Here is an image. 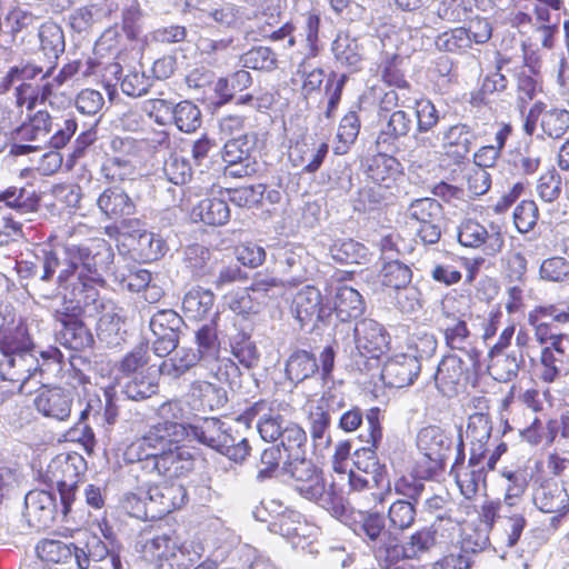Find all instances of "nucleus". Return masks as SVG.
I'll list each match as a JSON object with an SVG mask.
<instances>
[{
  "label": "nucleus",
  "instance_id": "cd10ccee",
  "mask_svg": "<svg viewBox=\"0 0 569 569\" xmlns=\"http://www.w3.org/2000/svg\"><path fill=\"white\" fill-rule=\"evenodd\" d=\"M97 206L106 217L113 220L136 212L134 201L119 187L103 190L97 199Z\"/></svg>",
  "mask_w": 569,
  "mask_h": 569
},
{
  "label": "nucleus",
  "instance_id": "680f3d73",
  "mask_svg": "<svg viewBox=\"0 0 569 569\" xmlns=\"http://www.w3.org/2000/svg\"><path fill=\"white\" fill-rule=\"evenodd\" d=\"M333 54L341 64L356 68L362 58V52L356 39L338 36L332 43Z\"/></svg>",
  "mask_w": 569,
  "mask_h": 569
},
{
  "label": "nucleus",
  "instance_id": "412c9836",
  "mask_svg": "<svg viewBox=\"0 0 569 569\" xmlns=\"http://www.w3.org/2000/svg\"><path fill=\"white\" fill-rule=\"evenodd\" d=\"M366 173L379 188L391 190L402 179L403 168L395 157L379 152L368 160Z\"/></svg>",
  "mask_w": 569,
  "mask_h": 569
},
{
  "label": "nucleus",
  "instance_id": "bb28decb",
  "mask_svg": "<svg viewBox=\"0 0 569 569\" xmlns=\"http://www.w3.org/2000/svg\"><path fill=\"white\" fill-rule=\"evenodd\" d=\"M253 146V139L248 134H239L237 137L229 138L226 141L222 151V159L228 163L229 173L231 176L242 177L249 173L247 166H241L240 168L236 167L241 164L243 161L249 160Z\"/></svg>",
  "mask_w": 569,
  "mask_h": 569
},
{
  "label": "nucleus",
  "instance_id": "a211bd4d",
  "mask_svg": "<svg viewBox=\"0 0 569 569\" xmlns=\"http://www.w3.org/2000/svg\"><path fill=\"white\" fill-rule=\"evenodd\" d=\"M420 371L421 365L416 356L401 353L383 365L381 379L388 387L403 388L412 385Z\"/></svg>",
  "mask_w": 569,
  "mask_h": 569
},
{
  "label": "nucleus",
  "instance_id": "72a5a7b5",
  "mask_svg": "<svg viewBox=\"0 0 569 569\" xmlns=\"http://www.w3.org/2000/svg\"><path fill=\"white\" fill-rule=\"evenodd\" d=\"M197 363L201 365L198 353L190 348H179L163 360L159 366V371L163 376L178 379L193 368Z\"/></svg>",
  "mask_w": 569,
  "mask_h": 569
},
{
  "label": "nucleus",
  "instance_id": "9b49d317",
  "mask_svg": "<svg viewBox=\"0 0 569 569\" xmlns=\"http://www.w3.org/2000/svg\"><path fill=\"white\" fill-rule=\"evenodd\" d=\"M457 236L461 246L481 249L488 257L498 254L505 244V238L498 227L491 226L488 230L473 219L462 220L458 226Z\"/></svg>",
  "mask_w": 569,
  "mask_h": 569
},
{
  "label": "nucleus",
  "instance_id": "4be33fe9",
  "mask_svg": "<svg viewBox=\"0 0 569 569\" xmlns=\"http://www.w3.org/2000/svg\"><path fill=\"white\" fill-rule=\"evenodd\" d=\"M468 368L463 360L456 355L442 358L435 373L438 390L447 397L457 395L459 387L466 380Z\"/></svg>",
  "mask_w": 569,
  "mask_h": 569
},
{
  "label": "nucleus",
  "instance_id": "393cba45",
  "mask_svg": "<svg viewBox=\"0 0 569 569\" xmlns=\"http://www.w3.org/2000/svg\"><path fill=\"white\" fill-rule=\"evenodd\" d=\"M152 462L158 473L167 478H179L193 468L190 453L176 443L162 451Z\"/></svg>",
  "mask_w": 569,
  "mask_h": 569
},
{
  "label": "nucleus",
  "instance_id": "b1692460",
  "mask_svg": "<svg viewBox=\"0 0 569 569\" xmlns=\"http://www.w3.org/2000/svg\"><path fill=\"white\" fill-rule=\"evenodd\" d=\"M39 49L50 62V67L42 74V79L48 78L56 68V62L64 52V33L59 24L52 21H46L39 27L38 31Z\"/></svg>",
  "mask_w": 569,
  "mask_h": 569
},
{
  "label": "nucleus",
  "instance_id": "f03ea898",
  "mask_svg": "<svg viewBox=\"0 0 569 569\" xmlns=\"http://www.w3.org/2000/svg\"><path fill=\"white\" fill-rule=\"evenodd\" d=\"M492 422L483 412H476L468 418L465 440L469 447L468 465L456 463L453 471L461 493L471 499L485 486V459L489 453Z\"/></svg>",
  "mask_w": 569,
  "mask_h": 569
},
{
  "label": "nucleus",
  "instance_id": "774afa93",
  "mask_svg": "<svg viewBox=\"0 0 569 569\" xmlns=\"http://www.w3.org/2000/svg\"><path fill=\"white\" fill-rule=\"evenodd\" d=\"M51 129V118L47 111H38L28 123L19 129L21 139L28 141H43Z\"/></svg>",
  "mask_w": 569,
  "mask_h": 569
},
{
  "label": "nucleus",
  "instance_id": "37998d69",
  "mask_svg": "<svg viewBox=\"0 0 569 569\" xmlns=\"http://www.w3.org/2000/svg\"><path fill=\"white\" fill-rule=\"evenodd\" d=\"M410 128L411 119L409 116L402 110L393 111L378 134L376 143L380 148L391 146L400 137L407 136Z\"/></svg>",
  "mask_w": 569,
  "mask_h": 569
},
{
  "label": "nucleus",
  "instance_id": "4c0bfd02",
  "mask_svg": "<svg viewBox=\"0 0 569 569\" xmlns=\"http://www.w3.org/2000/svg\"><path fill=\"white\" fill-rule=\"evenodd\" d=\"M359 536H365L380 549L387 552V547L393 543L389 542V531L386 530L385 518L378 512H367L362 516L358 529Z\"/></svg>",
  "mask_w": 569,
  "mask_h": 569
},
{
  "label": "nucleus",
  "instance_id": "2f4dec72",
  "mask_svg": "<svg viewBox=\"0 0 569 569\" xmlns=\"http://www.w3.org/2000/svg\"><path fill=\"white\" fill-rule=\"evenodd\" d=\"M191 217L209 226H222L229 221L230 209L222 199L206 198L192 208Z\"/></svg>",
  "mask_w": 569,
  "mask_h": 569
},
{
  "label": "nucleus",
  "instance_id": "bf43d9fd",
  "mask_svg": "<svg viewBox=\"0 0 569 569\" xmlns=\"http://www.w3.org/2000/svg\"><path fill=\"white\" fill-rule=\"evenodd\" d=\"M92 561L101 562L98 569H121L120 557L114 551L109 550L107 545L97 536H91L86 542Z\"/></svg>",
  "mask_w": 569,
  "mask_h": 569
},
{
  "label": "nucleus",
  "instance_id": "864d4df0",
  "mask_svg": "<svg viewBox=\"0 0 569 569\" xmlns=\"http://www.w3.org/2000/svg\"><path fill=\"white\" fill-rule=\"evenodd\" d=\"M569 129V111L561 108L542 109L541 130L552 139L561 138Z\"/></svg>",
  "mask_w": 569,
  "mask_h": 569
},
{
  "label": "nucleus",
  "instance_id": "6e6552de",
  "mask_svg": "<svg viewBox=\"0 0 569 569\" xmlns=\"http://www.w3.org/2000/svg\"><path fill=\"white\" fill-rule=\"evenodd\" d=\"M198 343V357L201 368L207 370V376L218 381H228L239 371L238 366L230 358H220V342L217 330L212 325L202 326L196 333Z\"/></svg>",
  "mask_w": 569,
  "mask_h": 569
},
{
  "label": "nucleus",
  "instance_id": "a878e982",
  "mask_svg": "<svg viewBox=\"0 0 569 569\" xmlns=\"http://www.w3.org/2000/svg\"><path fill=\"white\" fill-rule=\"evenodd\" d=\"M71 403L70 395L61 388L43 390L34 400L39 412L59 421H63L70 416Z\"/></svg>",
  "mask_w": 569,
  "mask_h": 569
},
{
  "label": "nucleus",
  "instance_id": "f8f14e48",
  "mask_svg": "<svg viewBox=\"0 0 569 569\" xmlns=\"http://www.w3.org/2000/svg\"><path fill=\"white\" fill-rule=\"evenodd\" d=\"M353 340L356 349L353 357L378 359L389 347L387 330L372 319H363L356 323Z\"/></svg>",
  "mask_w": 569,
  "mask_h": 569
},
{
  "label": "nucleus",
  "instance_id": "a18cd8bd",
  "mask_svg": "<svg viewBox=\"0 0 569 569\" xmlns=\"http://www.w3.org/2000/svg\"><path fill=\"white\" fill-rule=\"evenodd\" d=\"M213 302L214 296L209 289L197 287L186 293L182 308L187 317L199 320L209 313Z\"/></svg>",
  "mask_w": 569,
  "mask_h": 569
},
{
  "label": "nucleus",
  "instance_id": "13d9d810",
  "mask_svg": "<svg viewBox=\"0 0 569 569\" xmlns=\"http://www.w3.org/2000/svg\"><path fill=\"white\" fill-rule=\"evenodd\" d=\"M224 302L232 312L239 316L256 315L262 308L249 288L229 292L224 296Z\"/></svg>",
  "mask_w": 569,
  "mask_h": 569
},
{
  "label": "nucleus",
  "instance_id": "3c124183",
  "mask_svg": "<svg viewBox=\"0 0 569 569\" xmlns=\"http://www.w3.org/2000/svg\"><path fill=\"white\" fill-rule=\"evenodd\" d=\"M171 121L180 131L191 133L201 126V111L191 101H181L174 104Z\"/></svg>",
  "mask_w": 569,
  "mask_h": 569
},
{
  "label": "nucleus",
  "instance_id": "c756f323",
  "mask_svg": "<svg viewBox=\"0 0 569 569\" xmlns=\"http://www.w3.org/2000/svg\"><path fill=\"white\" fill-rule=\"evenodd\" d=\"M80 67L81 63L79 61L69 62L62 67L54 78L46 81L41 86V101H48L50 104H54V99H57L58 96H61L63 100L70 102L71 94L62 89L71 84L73 77L80 70Z\"/></svg>",
  "mask_w": 569,
  "mask_h": 569
},
{
  "label": "nucleus",
  "instance_id": "0eeeda50",
  "mask_svg": "<svg viewBox=\"0 0 569 569\" xmlns=\"http://www.w3.org/2000/svg\"><path fill=\"white\" fill-rule=\"evenodd\" d=\"M442 217L441 203L428 197L412 200L405 211L407 223L416 229L417 236L427 244L440 240Z\"/></svg>",
  "mask_w": 569,
  "mask_h": 569
},
{
  "label": "nucleus",
  "instance_id": "5701e85b",
  "mask_svg": "<svg viewBox=\"0 0 569 569\" xmlns=\"http://www.w3.org/2000/svg\"><path fill=\"white\" fill-rule=\"evenodd\" d=\"M24 505L30 521H34L38 528L49 527L58 513L54 495L46 490L29 491L26 495Z\"/></svg>",
  "mask_w": 569,
  "mask_h": 569
},
{
  "label": "nucleus",
  "instance_id": "ddd939ff",
  "mask_svg": "<svg viewBox=\"0 0 569 569\" xmlns=\"http://www.w3.org/2000/svg\"><path fill=\"white\" fill-rule=\"evenodd\" d=\"M418 448L426 455V462L430 465L427 471L421 472L425 477H433L442 469L445 458L449 452L452 440L437 426H428L420 430L417 439Z\"/></svg>",
  "mask_w": 569,
  "mask_h": 569
},
{
  "label": "nucleus",
  "instance_id": "4468645a",
  "mask_svg": "<svg viewBox=\"0 0 569 569\" xmlns=\"http://www.w3.org/2000/svg\"><path fill=\"white\" fill-rule=\"evenodd\" d=\"M180 436L169 432L166 427L157 423L141 438L128 448L130 459L154 460L162 451L178 442Z\"/></svg>",
  "mask_w": 569,
  "mask_h": 569
},
{
  "label": "nucleus",
  "instance_id": "473e14b6",
  "mask_svg": "<svg viewBox=\"0 0 569 569\" xmlns=\"http://www.w3.org/2000/svg\"><path fill=\"white\" fill-rule=\"evenodd\" d=\"M319 370L316 357L307 350L293 351L286 361V376L292 382H302Z\"/></svg>",
  "mask_w": 569,
  "mask_h": 569
},
{
  "label": "nucleus",
  "instance_id": "58836bf2",
  "mask_svg": "<svg viewBox=\"0 0 569 569\" xmlns=\"http://www.w3.org/2000/svg\"><path fill=\"white\" fill-rule=\"evenodd\" d=\"M231 355L239 361L241 366L251 369L258 366L260 353L251 337L240 331L229 338Z\"/></svg>",
  "mask_w": 569,
  "mask_h": 569
},
{
  "label": "nucleus",
  "instance_id": "aec40b11",
  "mask_svg": "<svg viewBox=\"0 0 569 569\" xmlns=\"http://www.w3.org/2000/svg\"><path fill=\"white\" fill-rule=\"evenodd\" d=\"M435 526L436 523L416 531L402 545L393 543L387 547V558L390 561H398L399 559H420L436 545L437 530Z\"/></svg>",
  "mask_w": 569,
  "mask_h": 569
},
{
  "label": "nucleus",
  "instance_id": "ea45409f",
  "mask_svg": "<svg viewBox=\"0 0 569 569\" xmlns=\"http://www.w3.org/2000/svg\"><path fill=\"white\" fill-rule=\"evenodd\" d=\"M490 361L488 371L490 376L500 382H507L517 377L520 365L523 362L522 355H508L505 352L489 353Z\"/></svg>",
  "mask_w": 569,
  "mask_h": 569
},
{
  "label": "nucleus",
  "instance_id": "c85d7f7f",
  "mask_svg": "<svg viewBox=\"0 0 569 569\" xmlns=\"http://www.w3.org/2000/svg\"><path fill=\"white\" fill-rule=\"evenodd\" d=\"M190 428L194 439L217 451L228 447L230 442L229 428L218 418H206Z\"/></svg>",
  "mask_w": 569,
  "mask_h": 569
},
{
  "label": "nucleus",
  "instance_id": "e2e57ef3",
  "mask_svg": "<svg viewBox=\"0 0 569 569\" xmlns=\"http://www.w3.org/2000/svg\"><path fill=\"white\" fill-rule=\"evenodd\" d=\"M435 44L438 50L451 53H461L471 47L469 32L465 28H455L440 33Z\"/></svg>",
  "mask_w": 569,
  "mask_h": 569
},
{
  "label": "nucleus",
  "instance_id": "39448f33",
  "mask_svg": "<svg viewBox=\"0 0 569 569\" xmlns=\"http://www.w3.org/2000/svg\"><path fill=\"white\" fill-rule=\"evenodd\" d=\"M141 553L154 569H189L200 558L197 553L192 555L171 530L147 538L142 543Z\"/></svg>",
  "mask_w": 569,
  "mask_h": 569
},
{
  "label": "nucleus",
  "instance_id": "09e8293b",
  "mask_svg": "<svg viewBox=\"0 0 569 569\" xmlns=\"http://www.w3.org/2000/svg\"><path fill=\"white\" fill-rule=\"evenodd\" d=\"M281 450L287 453V459L306 455L307 435L297 423L289 421L280 435Z\"/></svg>",
  "mask_w": 569,
  "mask_h": 569
},
{
  "label": "nucleus",
  "instance_id": "de8ad7c7",
  "mask_svg": "<svg viewBox=\"0 0 569 569\" xmlns=\"http://www.w3.org/2000/svg\"><path fill=\"white\" fill-rule=\"evenodd\" d=\"M136 239L134 250L138 257L146 262L156 261L161 258L166 252L164 240L149 231H137V236H132Z\"/></svg>",
  "mask_w": 569,
  "mask_h": 569
},
{
  "label": "nucleus",
  "instance_id": "e433bc0d",
  "mask_svg": "<svg viewBox=\"0 0 569 569\" xmlns=\"http://www.w3.org/2000/svg\"><path fill=\"white\" fill-rule=\"evenodd\" d=\"M42 72V68L29 63L14 66L10 68V70L3 77L1 82V90L8 91L13 84L20 83L17 87L18 103L22 104L24 103L27 91L30 89V86L27 84L26 81L36 78Z\"/></svg>",
  "mask_w": 569,
  "mask_h": 569
},
{
  "label": "nucleus",
  "instance_id": "423d86ee",
  "mask_svg": "<svg viewBox=\"0 0 569 569\" xmlns=\"http://www.w3.org/2000/svg\"><path fill=\"white\" fill-rule=\"evenodd\" d=\"M460 301L453 296H446L440 301V312L437 318L439 329L445 337L446 346L452 350L466 351L470 359L477 361V351L469 350L470 330L466 321V313L459 308Z\"/></svg>",
  "mask_w": 569,
  "mask_h": 569
},
{
  "label": "nucleus",
  "instance_id": "dca6fc26",
  "mask_svg": "<svg viewBox=\"0 0 569 569\" xmlns=\"http://www.w3.org/2000/svg\"><path fill=\"white\" fill-rule=\"evenodd\" d=\"M149 509L154 516H164L181 508L187 500V490L179 482L163 481L152 485L146 491Z\"/></svg>",
  "mask_w": 569,
  "mask_h": 569
},
{
  "label": "nucleus",
  "instance_id": "7c9ffc66",
  "mask_svg": "<svg viewBox=\"0 0 569 569\" xmlns=\"http://www.w3.org/2000/svg\"><path fill=\"white\" fill-rule=\"evenodd\" d=\"M333 310L341 321L360 317L365 311L361 295L352 287L341 284L336 288Z\"/></svg>",
  "mask_w": 569,
  "mask_h": 569
},
{
  "label": "nucleus",
  "instance_id": "0e129e2a",
  "mask_svg": "<svg viewBox=\"0 0 569 569\" xmlns=\"http://www.w3.org/2000/svg\"><path fill=\"white\" fill-rule=\"evenodd\" d=\"M360 120L356 112H348L340 121L337 139L339 144L335 147L337 154H345L359 134Z\"/></svg>",
  "mask_w": 569,
  "mask_h": 569
},
{
  "label": "nucleus",
  "instance_id": "79ce46f5",
  "mask_svg": "<svg viewBox=\"0 0 569 569\" xmlns=\"http://www.w3.org/2000/svg\"><path fill=\"white\" fill-rule=\"evenodd\" d=\"M310 435L316 449H327L331 443L329 433L330 413L320 403L311 408L309 412Z\"/></svg>",
  "mask_w": 569,
  "mask_h": 569
},
{
  "label": "nucleus",
  "instance_id": "8fccbe9b",
  "mask_svg": "<svg viewBox=\"0 0 569 569\" xmlns=\"http://www.w3.org/2000/svg\"><path fill=\"white\" fill-rule=\"evenodd\" d=\"M284 280L278 279L270 274L258 273L253 278L250 291L254 295V299L263 307L272 298L280 296L283 292Z\"/></svg>",
  "mask_w": 569,
  "mask_h": 569
},
{
  "label": "nucleus",
  "instance_id": "c9c22d12",
  "mask_svg": "<svg viewBox=\"0 0 569 569\" xmlns=\"http://www.w3.org/2000/svg\"><path fill=\"white\" fill-rule=\"evenodd\" d=\"M190 396L200 402L203 409L216 410L227 402V392L222 387L206 380H196L190 385Z\"/></svg>",
  "mask_w": 569,
  "mask_h": 569
},
{
  "label": "nucleus",
  "instance_id": "69168bd1",
  "mask_svg": "<svg viewBox=\"0 0 569 569\" xmlns=\"http://www.w3.org/2000/svg\"><path fill=\"white\" fill-rule=\"evenodd\" d=\"M380 278L383 286L392 288L396 291L410 284L412 272L408 266L395 260L383 266Z\"/></svg>",
  "mask_w": 569,
  "mask_h": 569
},
{
  "label": "nucleus",
  "instance_id": "338daca9",
  "mask_svg": "<svg viewBox=\"0 0 569 569\" xmlns=\"http://www.w3.org/2000/svg\"><path fill=\"white\" fill-rule=\"evenodd\" d=\"M242 66L253 70L272 71L277 68V54L268 47H254L242 54Z\"/></svg>",
  "mask_w": 569,
  "mask_h": 569
},
{
  "label": "nucleus",
  "instance_id": "7ed1b4c3",
  "mask_svg": "<svg viewBox=\"0 0 569 569\" xmlns=\"http://www.w3.org/2000/svg\"><path fill=\"white\" fill-rule=\"evenodd\" d=\"M33 343L24 328L8 330L0 336V376L22 393L29 381L41 376Z\"/></svg>",
  "mask_w": 569,
  "mask_h": 569
},
{
  "label": "nucleus",
  "instance_id": "4d7b16f0",
  "mask_svg": "<svg viewBox=\"0 0 569 569\" xmlns=\"http://www.w3.org/2000/svg\"><path fill=\"white\" fill-rule=\"evenodd\" d=\"M371 447L357 449L353 453V465L359 472L371 476V480L378 485L382 480L385 467L379 463L376 451Z\"/></svg>",
  "mask_w": 569,
  "mask_h": 569
},
{
  "label": "nucleus",
  "instance_id": "49530a36",
  "mask_svg": "<svg viewBox=\"0 0 569 569\" xmlns=\"http://www.w3.org/2000/svg\"><path fill=\"white\" fill-rule=\"evenodd\" d=\"M184 262L196 278H204L211 274L216 266V259H213L210 250L201 244L187 247Z\"/></svg>",
  "mask_w": 569,
  "mask_h": 569
},
{
  "label": "nucleus",
  "instance_id": "2eb2a0df",
  "mask_svg": "<svg viewBox=\"0 0 569 569\" xmlns=\"http://www.w3.org/2000/svg\"><path fill=\"white\" fill-rule=\"evenodd\" d=\"M532 502L543 513L565 516L569 511V480L562 483L553 479L541 481L532 491Z\"/></svg>",
  "mask_w": 569,
  "mask_h": 569
},
{
  "label": "nucleus",
  "instance_id": "6ab92c4d",
  "mask_svg": "<svg viewBox=\"0 0 569 569\" xmlns=\"http://www.w3.org/2000/svg\"><path fill=\"white\" fill-rule=\"evenodd\" d=\"M291 309L301 326L323 320L331 315V308L322 303L320 291L312 286H306L297 292Z\"/></svg>",
  "mask_w": 569,
  "mask_h": 569
},
{
  "label": "nucleus",
  "instance_id": "6e6d98bb",
  "mask_svg": "<svg viewBox=\"0 0 569 569\" xmlns=\"http://www.w3.org/2000/svg\"><path fill=\"white\" fill-rule=\"evenodd\" d=\"M181 317L171 309L159 310L150 319L149 327L154 337H179Z\"/></svg>",
  "mask_w": 569,
  "mask_h": 569
},
{
  "label": "nucleus",
  "instance_id": "f257e3e1",
  "mask_svg": "<svg viewBox=\"0 0 569 569\" xmlns=\"http://www.w3.org/2000/svg\"><path fill=\"white\" fill-rule=\"evenodd\" d=\"M36 261L18 262V273L21 278H39L49 281L59 270L57 282L59 287L71 290L76 300L93 299L96 287L103 282L102 273L97 263V257L86 247L76 244L63 248L44 246L36 254Z\"/></svg>",
  "mask_w": 569,
  "mask_h": 569
},
{
  "label": "nucleus",
  "instance_id": "f3484780",
  "mask_svg": "<svg viewBox=\"0 0 569 569\" xmlns=\"http://www.w3.org/2000/svg\"><path fill=\"white\" fill-rule=\"evenodd\" d=\"M443 154L453 163L462 162L477 141L475 130L466 123L449 126L440 132Z\"/></svg>",
  "mask_w": 569,
  "mask_h": 569
},
{
  "label": "nucleus",
  "instance_id": "20e7f679",
  "mask_svg": "<svg viewBox=\"0 0 569 569\" xmlns=\"http://www.w3.org/2000/svg\"><path fill=\"white\" fill-rule=\"evenodd\" d=\"M283 476L291 479L292 486L303 498L315 501L333 516L342 513V498L332 488H326L321 472L306 455L287 459Z\"/></svg>",
  "mask_w": 569,
  "mask_h": 569
},
{
  "label": "nucleus",
  "instance_id": "c03bdc74",
  "mask_svg": "<svg viewBox=\"0 0 569 569\" xmlns=\"http://www.w3.org/2000/svg\"><path fill=\"white\" fill-rule=\"evenodd\" d=\"M157 416L161 420L158 423L166 427L169 432L183 436L182 421L187 418L188 411L181 400L171 399L161 403L157 409Z\"/></svg>",
  "mask_w": 569,
  "mask_h": 569
},
{
  "label": "nucleus",
  "instance_id": "052dcab7",
  "mask_svg": "<svg viewBox=\"0 0 569 569\" xmlns=\"http://www.w3.org/2000/svg\"><path fill=\"white\" fill-rule=\"evenodd\" d=\"M302 249H284L279 257V268L287 277L286 283H298L305 278V267L302 262Z\"/></svg>",
  "mask_w": 569,
  "mask_h": 569
},
{
  "label": "nucleus",
  "instance_id": "1a4fd4ad",
  "mask_svg": "<svg viewBox=\"0 0 569 569\" xmlns=\"http://www.w3.org/2000/svg\"><path fill=\"white\" fill-rule=\"evenodd\" d=\"M96 295L98 292L96 291ZM93 299L83 301L76 300L70 293V298L66 301L67 306L63 309H54V318L61 325V329L58 332V339L60 343L71 350L80 351L89 348L93 343V337L90 330L74 317V311L80 310L82 305H88ZM83 299H86L83 297ZM64 300L67 297L64 296Z\"/></svg>",
  "mask_w": 569,
  "mask_h": 569
},
{
  "label": "nucleus",
  "instance_id": "603ef678",
  "mask_svg": "<svg viewBox=\"0 0 569 569\" xmlns=\"http://www.w3.org/2000/svg\"><path fill=\"white\" fill-rule=\"evenodd\" d=\"M416 516L415 502L396 500L388 509L389 529L399 531L409 529L415 523Z\"/></svg>",
  "mask_w": 569,
  "mask_h": 569
},
{
  "label": "nucleus",
  "instance_id": "f704fd0d",
  "mask_svg": "<svg viewBox=\"0 0 569 569\" xmlns=\"http://www.w3.org/2000/svg\"><path fill=\"white\" fill-rule=\"evenodd\" d=\"M569 370L568 356L565 350L543 349L540 358L539 377L543 382L551 383L566 376Z\"/></svg>",
  "mask_w": 569,
  "mask_h": 569
},
{
  "label": "nucleus",
  "instance_id": "a19ab883",
  "mask_svg": "<svg viewBox=\"0 0 569 569\" xmlns=\"http://www.w3.org/2000/svg\"><path fill=\"white\" fill-rule=\"evenodd\" d=\"M287 453L280 446L272 445L262 450L258 465L257 479L264 481L273 477L283 476Z\"/></svg>",
  "mask_w": 569,
  "mask_h": 569
},
{
  "label": "nucleus",
  "instance_id": "5fc2aeb1",
  "mask_svg": "<svg viewBox=\"0 0 569 569\" xmlns=\"http://www.w3.org/2000/svg\"><path fill=\"white\" fill-rule=\"evenodd\" d=\"M330 254L340 263H360L367 257V248L352 239H340L331 244Z\"/></svg>",
  "mask_w": 569,
  "mask_h": 569
},
{
  "label": "nucleus",
  "instance_id": "9d476101",
  "mask_svg": "<svg viewBox=\"0 0 569 569\" xmlns=\"http://www.w3.org/2000/svg\"><path fill=\"white\" fill-rule=\"evenodd\" d=\"M290 410L288 403L262 399L254 402L246 415L251 419L257 418V429L264 441H274L289 422L284 415Z\"/></svg>",
  "mask_w": 569,
  "mask_h": 569
}]
</instances>
